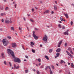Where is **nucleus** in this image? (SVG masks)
Returning <instances> with one entry per match:
<instances>
[{
	"instance_id": "obj_1",
	"label": "nucleus",
	"mask_w": 74,
	"mask_h": 74,
	"mask_svg": "<svg viewBox=\"0 0 74 74\" xmlns=\"http://www.w3.org/2000/svg\"><path fill=\"white\" fill-rule=\"evenodd\" d=\"M8 53L9 54L10 53L11 56L14 58V61L15 62L18 63H20L21 62V61L19 58H16L15 57V53H14L12 51V50L10 49H8Z\"/></svg>"
},
{
	"instance_id": "obj_2",
	"label": "nucleus",
	"mask_w": 74,
	"mask_h": 74,
	"mask_svg": "<svg viewBox=\"0 0 74 74\" xmlns=\"http://www.w3.org/2000/svg\"><path fill=\"white\" fill-rule=\"evenodd\" d=\"M2 42L4 46H7L8 44V43H9L8 41H5V39H3V40Z\"/></svg>"
},
{
	"instance_id": "obj_3",
	"label": "nucleus",
	"mask_w": 74,
	"mask_h": 74,
	"mask_svg": "<svg viewBox=\"0 0 74 74\" xmlns=\"http://www.w3.org/2000/svg\"><path fill=\"white\" fill-rule=\"evenodd\" d=\"M35 32L34 31L33 32V37L35 38V40H37L38 39V37L36 36V35L35 34Z\"/></svg>"
},
{
	"instance_id": "obj_4",
	"label": "nucleus",
	"mask_w": 74,
	"mask_h": 74,
	"mask_svg": "<svg viewBox=\"0 0 74 74\" xmlns=\"http://www.w3.org/2000/svg\"><path fill=\"white\" fill-rule=\"evenodd\" d=\"M48 39V37L46 36L45 37H43V40L45 42H47V40Z\"/></svg>"
},
{
	"instance_id": "obj_5",
	"label": "nucleus",
	"mask_w": 74,
	"mask_h": 74,
	"mask_svg": "<svg viewBox=\"0 0 74 74\" xmlns=\"http://www.w3.org/2000/svg\"><path fill=\"white\" fill-rule=\"evenodd\" d=\"M16 43H12V47L13 48H15V47H16Z\"/></svg>"
},
{
	"instance_id": "obj_6",
	"label": "nucleus",
	"mask_w": 74,
	"mask_h": 74,
	"mask_svg": "<svg viewBox=\"0 0 74 74\" xmlns=\"http://www.w3.org/2000/svg\"><path fill=\"white\" fill-rule=\"evenodd\" d=\"M60 51H61V49H60V48H58L56 50V52H60Z\"/></svg>"
},
{
	"instance_id": "obj_7",
	"label": "nucleus",
	"mask_w": 74,
	"mask_h": 74,
	"mask_svg": "<svg viewBox=\"0 0 74 74\" xmlns=\"http://www.w3.org/2000/svg\"><path fill=\"white\" fill-rule=\"evenodd\" d=\"M62 40H61L58 43V47H60V45H61V44H62Z\"/></svg>"
},
{
	"instance_id": "obj_8",
	"label": "nucleus",
	"mask_w": 74,
	"mask_h": 74,
	"mask_svg": "<svg viewBox=\"0 0 74 74\" xmlns=\"http://www.w3.org/2000/svg\"><path fill=\"white\" fill-rule=\"evenodd\" d=\"M10 21L8 20H6L5 21V23H9L10 22Z\"/></svg>"
},
{
	"instance_id": "obj_9",
	"label": "nucleus",
	"mask_w": 74,
	"mask_h": 74,
	"mask_svg": "<svg viewBox=\"0 0 74 74\" xmlns=\"http://www.w3.org/2000/svg\"><path fill=\"white\" fill-rule=\"evenodd\" d=\"M54 9L55 11H56L57 10V7H56V5H54Z\"/></svg>"
},
{
	"instance_id": "obj_10",
	"label": "nucleus",
	"mask_w": 74,
	"mask_h": 74,
	"mask_svg": "<svg viewBox=\"0 0 74 74\" xmlns=\"http://www.w3.org/2000/svg\"><path fill=\"white\" fill-rule=\"evenodd\" d=\"M45 58L46 59H47V60H49V58H48V57L47 56H45Z\"/></svg>"
},
{
	"instance_id": "obj_11",
	"label": "nucleus",
	"mask_w": 74,
	"mask_h": 74,
	"mask_svg": "<svg viewBox=\"0 0 74 74\" xmlns=\"http://www.w3.org/2000/svg\"><path fill=\"white\" fill-rule=\"evenodd\" d=\"M64 35H68L69 34L68 33V32L66 31L65 32H64Z\"/></svg>"
},
{
	"instance_id": "obj_12",
	"label": "nucleus",
	"mask_w": 74,
	"mask_h": 74,
	"mask_svg": "<svg viewBox=\"0 0 74 74\" xmlns=\"http://www.w3.org/2000/svg\"><path fill=\"white\" fill-rule=\"evenodd\" d=\"M71 67H72V68H74V65L73 64V63H71Z\"/></svg>"
},
{
	"instance_id": "obj_13",
	"label": "nucleus",
	"mask_w": 74,
	"mask_h": 74,
	"mask_svg": "<svg viewBox=\"0 0 74 74\" xmlns=\"http://www.w3.org/2000/svg\"><path fill=\"white\" fill-rule=\"evenodd\" d=\"M32 51L33 52V53H35V52H36V51H35V50L32 49Z\"/></svg>"
},
{
	"instance_id": "obj_14",
	"label": "nucleus",
	"mask_w": 74,
	"mask_h": 74,
	"mask_svg": "<svg viewBox=\"0 0 74 74\" xmlns=\"http://www.w3.org/2000/svg\"><path fill=\"white\" fill-rule=\"evenodd\" d=\"M4 53H1V56H2V58H4Z\"/></svg>"
},
{
	"instance_id": "obj_15",
	"label": "nucleus",
	"mask_w": 74,
	"mask_h": 74,
	"mask_svg": "<svg viewBox=\"0 0 74 74\" xmlns=\"http://www.w3.org/2000/svg\"><path fill=\"white\" fill-rule=\"evenodd\" d=\"M60 55V53H56V56L57 57H59V56Z\"/></svg>"
},
{
	"instance_id": "obj_16",
	"label": "nucleus",
	"mask_w": 74,
	"mask_h": 74,
	"mask_svg": "<svg viewBox=\"0 0 74 74\" xmlns=\"http://www.w3.org/2000/svg\"><path fill=\"white\" fill-rule=\"evenodd\" d=\"M53 51V50H52V49H50L49 51L50 53L52 52Z\"/></svg>"
},
{
	"instance_id": "obj_17",
	"label": "nucleus",
	"mask_w": 74,
	"mask_h": 74,
	"mask_svg": "<svg viewBox=\"0 0 74 74\" xmlns=\"http://www.w3.org/2000/svg\"><path fill=\"white\" fill-rule=\"evenodd\" d=\"M68 51H71L72 50L70 47H69L68 48Z\"/></svg>"
},
{
	"instance_id": "obj_18",
	"label": "nucleus",
	"mask_w": 74,
	"mask_h": 74,
	"mask_svg": "<svg viewBox=\"0 0 74 74\" xmlns=\"http://www.w3.org/2000/svg\"><path fill=\"white\" fill-rule=\"evenodd\" d=\"M58 26V27H59L60 28V29L62 28V27H61V25H60V24H59Z\"/></svg>"
},
{
	"instance_id": "obj_19",
	"label": "nucleus",
	"mask_w": 74,
	"mask_h": 74,
	"mask_svg": "<svg viewBox=\"0 0 74 74\" xmlns=\"http://www.w3.org/2000/svg\"><path fill=\"white\" fill-rule=\"evenodd\" d=\"M69 56H70L71 58H73V56L71 54H69Z\"/></svg>"
},
{
	"instance_id": "obj_20",
	"label": "nucleus",
	"mask_w": 74,
	"mask_h": 74,
	"mask_svg": "<svg viewBox=\"0 0 74 74\" xmlns=\"http://www.w3.org/2000/svg\"><path fill=\"white\" fill-rule=\"evenodd\" d=\"M62 16H61L60 17V20H61V21H63V18H62Z\"/></svg>"
},
{
	"instance_id": "obj_21",
	"label": "nucleus",
	"mask_w": 74,
	"mask_h": 74,
	"mask_svg": "<svg viewBox=\"0 0 74 74\" xmlns=\"http://www.w3.org/2000/svg\"><path fill=\"white\" fill-rule=\"evenodd\" d=\"M66 53H67L68 55H69L70 54V53H69V52L67 51H66Z\"/></svg>"
},
{
	"instance_id": "obj_22",
	"label": "nucleus",
	"mask_w": 74,
	"mask_h": 74,
	"mask_svg": "<svg viewBox=\"0 0 74 74\" xmlns=\"http://www.w3.org/2000/svg\"><path fill=\"white\" fill-rule=\"evenodd\" d=\"M30 43L32 45H34V43L32 42H31Z\"/></svg>"
},
{
	"instance_id": "obj_23",
	"label": "nucleus",
	"mask_w": 74,
	"mask_h": 74,
	"mask_svg": "<svg viewBox=\"0 0 74 74\" xmlns=\"http://www.w3.org/2000/svg\"><path fill=\"white\" fill-rule=\"evenodd\" d=\"M7 38H9V39H11V37L10 36H7Z\"/></svg>"
},
{
	"instance_id": "obj_24",
	"label": "nucleus",
	"mask_w": 74,
	"mask_h": 74,
	"mask_svg": "<svg viewBox=\"0 0 74 74\" xmlns=\"http://www.w3.org/2000/svg\"><path fill=\"white\" fill-rule=\"evenodd\" d=\"M11 29L12 30H14V28L13 27H11Z\"/></svg>"
},
{
	"instance_id": "obj_25",
	"label": "nucleus",
	"mask_w": 74,
	"mask_h": 74,
	"mask_svg": "<svg viewBox=\"0 0 74 74\" xmlns=\"http://www.w3.org/2000/svg\"><path fill=\"white\" fill-rule=\"evenodd\" d=\"M50 74H52V71L51 70H50Z\"/></svg>"
},
{
	"instance_id": "obj_26",
	"label": "nucleus",
	"mask_w": 74,
	"mask_h": 74,
	"mask_svg": "<svg viewBox=\"0 0 74 74\" xmlns=\"http://www.w3.org/2000/svg\"><path fill=\"white\" fill-rule=\"evenodd\" d=\"M67 43L66 42L65 43V44H64V46L66 47L67 46Z\"/></svg>"
},
{
	"instance_id": "obj_27",
	"label": "nucleus",
	"mask_w": 74,
	"mask_h": 74,
	"mask_svg": "<svg viewBox=\"0 0 74 74\" xmlns=\"http://www.w3.org/2000/svg\"><path fill=\"white\" fill-rule=\"evenodd\" d=\"M46 13H48V12H49V11L48 10H47L46 11Z\"/></svg>"
},
{
	"instance_id": "obj_28",
	"label": "nucleus",
	"mask_w": 74,
	"mask_h": 74,
	"mask_svg": "<svg viewBox=\"0 0 74 74\" xmlns=\"http://www.w3.org/2000/svg\"><path fill=\"white\" fill-rule=\"evenodd\" d=\"M36 73H37V74H40V72H39V71H37Z\"/></svg>"
},
{
	"instance_id": "obj_29",
	"label": "nucleus",
	"mask_w": 74,
	"mask_h": 74,
	"mask_svg": "<svg viewBox=\"0 0 74 74\" xmlns=\"http://www.w3.org/2000/svg\"><path fill=\"white\" fill-rule=\"evenodd\" d=\"M9 63L10 65V66L11 67L12 66V64H11V63H10V62H9Z\"/></svg>"
},
{
	"instance_id": "obj_30",
	"label": "nucleus",
	"mask_w": 74,
	"mask_h": 74,
	"mask_svg": "<svg viewBox=\"0 0 74 74\" xmlns=\"http://www.w3.org/2000/svg\"><path fill=\"white\" fill-rule=\"evenodd\" d=\"M16 65H15V64H14V69H16Z\"/></svg>"
},
{
	"instance_id": "obj_31",
	"label": "nucleus",
	"mask_w": 74,
	"mask_h": 74,
	"mask_svg": "<svg viewBox=\"0 0 74 74\" xmlns=\"http://www.w3.org/2000/svg\"><path fill=\"white\" fill-rule=\"evenodd\" d=\"M19 68V66H18L16 68V69H18V68Z\"/></svg>"
},
{
	"instance_id": "obj_32",
	"label": "nucleus",
	"mask_w": 74,
	"mask_h": 74,
	"mask_svg": "<svg viewBox=\"0 0 74 74\" xmlns=\"http://www.w3.org/2000/svg\"><path fill=\"white\" fill-rule=\"evenodd\" d=\"M38 61H39V62H41V60L40 59V58H39L38 59Z\"/></svg>"
},
{
	"instance_id": "obj_33",
	"label": "nucleus",
	"mask_w": 74,
	"mask_h": 74,
	"mask_svg": "<svg viewBox=\"0 0 74 74\" xmlns=\"http://www.w3.org/2000/svg\"><path fill=\"white\" fill-rule=\"evenodd\" d=\"M64 61V60H61V63H61V64H62V63H63V62Z\"/></svg>"
},
{
	"instance_id": "obj_34",
	"label": "nucleus",
	"mask_w": 74,
	"mask_h": 74,
	"mask_svg": "<svg viewBox=\"0 0 74 74\" xmlns=\"http://www.w3.org/2000/svg\"><path fill=\"white\" fill-rule=\"evenodd\" d=\"M62 27H63L62 28V29H65V27H64V26L63 25Z\"/></svg>"
},
{
	"instance_id": "obj_35",
	"label": "nucleus",
	"mask_w": 74,
	"mask_h": 74,
	"mask_svg": "<svg viewBox=\"0 0 74 74\" xmlns=\"http://www.w3.org/2000/svg\"><path fill=\"white\" fill-rule=\"evenodd\" d=\"M48 66H47L46 68H45V70H47L48 69Z\"/></svg>"
},
{
	"instance_id": "obj_36",
	"label": "nucleus",
	"mask_w": 74,
	"mask_h": 74,
	"mask_svg": "<svg viewBox=\"0 0 74 74\" xmlns=\"http://www.w3.org/2000/svg\"><path fill=\"white\" fill-rule=\"evenodd\" d=\"M30 21L32 22H34V21H33V19H30Z\"/></svg>"
},
{
	"instance_id": "obj_37",
	"label": "nucleus",
	"mask_w": 74,
	"mask_h": 74,
	"mask_svg": "<svg viewBox=\"0 0 74 74\" xmlns=\"http://www.w3.org/2000/svg\"><path fill=\"white\" fill-rule=\"evenodd\" d=\"M25 57L26 58H27V59H28L29 58V57L27 56H25Z\"/></svg>"
},
{
	"instance_id": "obj_38",
	"label": "nucleus",
	"mask_w": 74,
	"mask_h": 74,
	"mask_svg": "<svg viewBox=\"0 0 74 74\" xmlns=\"http://www.w3.org/2000/svg\"><path fill=\"white\" fill-rule=\"evenodd\" d=\"M73 23V21H71V25H72Z\"/></svg>"
},
{
	"instance_id": "obj_39",
	"label": "nucleus",
	"mask_w": 74,
	"mask_h": 74,
	"mask_svg": "<svg viewBox=\"0 0 74 74\" xmlns=\"http://www.w3.org/2000/svg\"><path fill=\"white\" fill-rule=\"evenodd\" d=\"M28 71V70H27V69L25 71V73H27V72Z\"/></svg>"
},
{
	"instance_id": "obj_40",
	"label": "nucleus",
	"mask_w": 74,
	"mask_h": 74,
	"mask_svg": "<svg viewBox=\"0 0 74 74\" xmlns=\"http://www.w3.org/2000/svg\"><path fill=\"white\" fill-rule=\"evenodd\" d=\"M66 18H69V16H68V14H67L66 16Z\"/></svg>"
},
{
	"instance_id": "obj_41",
	"label": "nucleus",
	"mask_w": 74,
	"mask_h": 74,
	"mask_svg": "<svg viewBox=\"0 0 74 74\" xmlns=\"http://www.w3.org/2000/svg\"><path fill=\"white\" fill-rule=\"evenodd\" d=\"M8 9V7H6V8H5V10H7Z\"/></svg>"
},
{
	"instance_id": "obj_42",
	"label": "nucleus",
	"mask_w": 74,
	"mask_h": 74,
	"mask_svg": "<svg viewBox=\"0 0 74 74\" xmlns=\"http://www.w3.org/2000/svg\"><path fill=\"white\" fill-rule=\"evenodd\" d=\"M70 53H71V54H73V53L72 52V50H71V51H70Z\"/></svg>"
},
{
	"instance_id": "obj_43",
	"label": "nucleus",
	"mask_w": 74,
	"mask_h": 74,
	"mask_svg": "<svg viewBox=\"0 0 74 74\" xmlns=\"http://www.w3.org/2000/svg\"><path fill=\"white\" fill-rule=\"evenodd\" d=\"M62 70H60L59 71V73H61L62 72Z\"/></svg>"
},
{
	"instance_id": "obj_44",
	"label": "nucleus",
	"mask_w": 74,
	"mask_h": 74,
	"mask_svg": "<svg viewBox=\"0 0 74 74\" xmlns=\"http://www.w3.org/2000/svg\"><path fill=\"white\" fill-rule=\"evenodd\" d=\"M51 67H52V68L53 69H54V66H53L52 65V66H51Z\"/></svg>"
},
{
	"instance_id": "obj_45",
	"label": "nucleus",
	"mask_w": 74,
	"mask_h": 74,
	"mask_svg": "<svg viewBox=\"0 0 74 74\" xmlns=\"http://www.w3.org/2000/svg\"><path fill=\"white\" fill-rule=\"evenodd\" d=\"M1 16H3V15H4V14L3 13H1Z\"/></svg>"
},
{
	"instance_id": "obj_46",
	"label": "nucleus",
	"mask_w": 74,
	"mask_h": 74,
	"mask_svg": "<svg viewBox=\"0 0 74 74\" xmlns=\"http://www.w3.org/2000/svg\"><path fill=\"white\" fill-rule=\"evenodd\" d=\"M16 5H17L16 4H15L14 5V6L15 7V8H16Z\"/></svg>"
},
{
	"instance_id": "obj_47",
	"label": "nucleus",
	"mask_w": 74,
	"mask_h": 74,
	"mask_svg": "<svg viewBox=\"0 0 74 74\" xmlns=\"http://www.w3.org/2000/svg\"><path fill=\"white\" fill-rule=\"evenodd\" d=\"M4 64H5L6 65V63H7V62H6V61H5L4 62Z\"/></svg>"
},
{
	"instance_id": "obj_48",
	"label": "nucleus",
	"mask_w": 74,
	"mask_h": 74,
	"mask_svg": "<svg viewBox=\"0 0 74 74\" xmlns=\"http://www.w3.org/2000/svg\"><path fill=\"white\" fill-rule=\"evenodd\" d=\"M43 67H44V66L42 65L40 67V68H43Z\"/></svg>"
},
{
	"instance_id": "obj_49",
	"label": "nucleus",
	"mask_w": 74,
	"mask_h": 74,
	"mask_svg": "<svg viewBox=\"0 0 74 74\" xmlns=\"http://www.w3.org/2000/svg\"><path fill=\"white\" fill-rule=\"evenodd\" d=\"M32 70H33V71H34V72H35V71H36V69H33Z\"/></svg>"
},
{
	"instance_id": "obj_50",
	"label": "nucleus",
	"mask_w": 74,
	"mask_h": 74,
	"mask_svg": "<svg viewBox=\"0 0 74 74\" xmlns=\"http://www.w3.org/2000/svg\"><path fill=\"white\" fill-rule=\"evenodd\" d=\"M1 21L2 22H4V19H2L1 20Z\"/></svg>"
},
{
	"instance_id": "obj_51",
	"label": "nucleus",
	"mask_w": 74,
	"mask_h": 74,
	"mask_svg": "<svg viewBox=\"0 0 74 74\" xmlns=\"http://www.w3.org/2000/svg\"><path fill=\"white\" fill-rule=\"evenodd\" d=\"M67 14H66L65 13H64V15L65 16H66V15H67Z\"/></svg>"
},
{
	"instance_id": "obj_52",
	"label": "nucleus",
	"mask_w": 74,
	"mask_h": 74,
	"mask_svg": "<svg viewBox=\"0 0 74 74\" xmlns=\"http://www.w3.org/2000/svg\"><path fill=\"white\" fill-rule=\"evenodd\" d=\"M19 29L20 30H21V27H19Z\"/></svg>"
},
{
	"instance_id": "obj_53",
	"label": "nucleus",
	"mask_w": 74,
	"mask_h": 74,
	"mask_svg": "<svg viewBox=\"0 0 74 74\" xmlns=\"http://www.w3.org/2000/svg\"><path fill=\"white\" fill-rule=\"evenodd\" d=\"M31 46V47H32L33 48L34 47H33V45L32 44H31L30 45Z\"/></svg>"
},
{
	"instance_id": "obj_54",
	"label": "nucleus",
	"mask_w": 74,
	"mask_h": 74,
	"mask_svg": "<svg viewBox=\"0 0 74 74\" xmlns=\"http://www.w3.org/2000/svg\"><path fill=\"white\" fill-rule=\"evenodd\" d=\"M32 12H34V9H32Z\"/></svg>"
},
{
	"instance_id": "obj_55",
	"label": "nucleus",
	"mask_w": 74,
	"mask_h": 74,
	"mask_svg": "<svg viewBox=\"0 0 74 74\" xmlns=\"http://www.w3.org/2000/svg\"><path fill=\"white\" fill-rule=\"evenodd\" d=\"M27 15L28 16H30V15L29 14L28 15V14H27Z\"/></svg>"
},
{
	"instance_id": "obj_56",
	"label": "nucleus",
	"mask_w": 74,
	"mask_h": 74,
	"mask_svg": "<svg viewBox=\"0 0 74 74\" xmlns=\"http://www.w3.org/2000/svg\"><path fill=\"white\" fill-rule=\"evenodd\" d=\"M48 67L49 69H51V67L50 66H48Z\"/></svg>"
},
{
	"instance_id": "obj_57",
	"label": "nucleus",
	"mask_w": 74,
	"mask_h": 74,
	"mask_svg": "<svg viewBox=\"0 0 74 74\" xmlns=\"http://www.w3.org/2000/svg\"><path fill=\"white\" fill-rule=\"evenodd\" d=\"M22 47L23 48V49H25V48H24V47H23V46H22Z\"/></svg>"
},
{
	"instance_id": "obj_58",
	"label": "nucleus",
	"mask_w": 74,
	"mask_h": 74,
	"mask_svg": "<svg viewBox=\"0 0 74 74\" xmlns=\"http://www.w3.org/2000/svg\"><path fill=\"white\" fill-rule=\"evenodd\" d=\"M40 3H41V4H42V1H40Z\"/></svg>"
},
{
	"instance_id": "obj_59",
	"label": "nucleus",
	"mask_w": 74,
	"mask_h": 74,
	"mask_svg": "<svg viewBox=\"0 0 74 74\" xmlns=\"http://www.w3.org/2000/svg\"><path fill=\"white\" fill-rule=\"evenodd\" d=\"M35 30H38V29H37L36 28H35Z\"/></svg>"
},
{
	"instance_id": "obj_60",
	"label": "nucleus",
	"mask_w": 74,
	"mask_h": 74,
	"mask_svg": "<svg viewBox=\"0 0 74 74\" xmlns=\"http://www.w3.org/2000/svg\"><path fill=\"white\" fill-rule=\"evenodd\" d=\"M35 8L36 10H37V9H38V8L37 7H35Z\"/></svg>"
},
{
	"instance_id": "obj_61",
	"label": "nucleus",
	"mask_w": 74,
	"mask_h": 74,
	"mask_svg": "<svg viewBox=\"0 0 74 74\" xmlns=\"http://www.w3.org/2000/svg\"><path fill=\"white\" fill-rule=\"evenodd\" d=\"M53 13H54L53 12L51 11V14H53Z\"/></svg>"
},
{
	"instance_id": "obj_62",
	"label": "nucleus",
	"mask_w": 74,
	"mask_h": 74,
	"mask_svg": "<svg viewBox=\"0 0 74 74\" xmlns=\"http://www.w3.org/2000/svg\"><path fill=\"white\" fill-rule=\"evenodd\" d=\"M63 21L64 22H66V20H64H64Z\"/></svg>"
},
{
	"instance_id": "obj_63",
	"label": "nucleus",
	"mask_w": 74,
	"mask_h": 74,
	"mask_svg": "<svg viewBox=\"0 0 74 74\" xmlns=\"http://www.w3.org/2000/svg\"><path fill=\"white\" fill-rule=\"evenodd\" d=\"M3 1L4 2H6V0H3Z\"/></svg>"
},
{
	"instance_id": "obj_64",
	"label": "nucleus",
	"mask_w": 74,
	"mask_h": 74,
	"mask_svg": "<svg viewBox=\"0 0 74 74\" xmlns=\"http://www.w3.org/2000/svg\"><path fill=\"white\" fill-rule=\"evenodd\" d=\"M55 3H56V4H57V1H55Z\"/></svg>"
}]
</instances>
